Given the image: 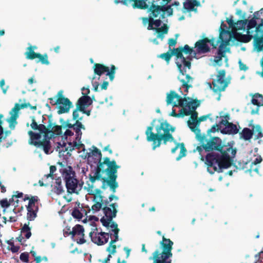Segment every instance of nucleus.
<instances>
[{
    "label": "nucleus",
    "mask_w": 263,
    "mask_h": 263,
    "mask_svg": "<svg viewBox=\"0 0 263 263\" xmlns=\"http://www.w3.org/2000/svg\"><path fill=\"white\" fill-rule=\"evenodd\" d=\"M253 135V132L251 129L248 128H244L240 133V137L245 140L251 139Z\"/></svg>",
    "instance_id": "nucleus-31"
},
{
    "label": "nucleus",
    "mask_w": 263,
    "mask_h": 263,
    "mask_svg": "<svg viewBox=\"0 0 263 263\" xmlns=\"http://www.w3.org/2000/svg\"><path fill=\"white\" fill-rule=\"evenodd\" d=\"M93 148L92 155L98 160V163L94 175H89V180L91 183H95L96 180H101V188L104 190L108 186L114 194L119 186L116 180L118 169L120 166L117 164L115 160L110 161L109 158L107 157L104 158L102 161L101 151L95 146H93Z\"/></svg>",
    "instance_id": "nucleus-2"
},
{
    "label": "nucleus",
    "mask_w": 263,
    "mask_h": 263,
    "mask_svg": "<svg viewBox=\"0 0 263 263\" xmlns=\"http://www.w3.org/2000/svg\"><path fill=\"white\" fill-rule=\"evenodd\" d=\"M255 33L254 34L252 33H247V34H242L240 33L235 32L234 34V37L235 39L237 41L243 42V43H248L250 42L252 39L254 38V41L255 42Z\"/></svg>",
    "instance_id": "nucleus-22"
},
{
    "label": "nucleus",
    "mask_w": 263,
    "mask_h": 263,
    "mask_svg": "<svg viewBox=\"0 0 263 263\" xmlns=\"http://www.w3.org/2000/svg\"><path fill=\"white\" fill-rule=\"evenodd\" d=\"M163 6V11L164 13V16H165V13H167V15L168 16H171L173 14V9L171 8V6Z\"/></svg>",
    "instance_id": "nucleus-43"
},
{
    "label": "nucleus",
    "mask_w": 263,
    "mask_h": 263,
    "mask_svg": "<svg viewBox=\"0 0 263 263\" xmlns=\"http://www.w3.org/2000/svg\"><path fill=\"white\" fill-rule=\"evenodd\" d=\"M36 46H30L27 48V51L25 53L26 57L27 59L34 60L37 58L39 60L37 63L41 62L42 64L49 65L48 55L46 53L41 54L40 53H36L34 51V49H36Z\"/></svg>",
    "instance_id": "nucleus-15"
},
{
    "label": "nucleus",
    "mask_w": 263,
    "mask_h": 263,
    "mask_svg": "<svg viewBox=\"0 0 263 263\" xmlns=\"http://www.w3.org/2000/svg\"><path fill=\"white\" fill-rule=\"evenodd\" d=\"M50 100V103L51 105L54 106L55 105H58L59 104V102H58V93L56 95L55 98H50L49 99Z\"/></svg>",
    "instance_id": "nucleus-54"
},
{
    "label": "nucleus",
    "mask_w": 263,
    "mask_h": 263,
    "mask_svg": "<svg viewBox=\"0 0 263 263\" xmlns=\"http://www.w3.org/2000/svg\"><path fill=\"white\" fill-rule=\"evenodd\" d=\"M5 82L4 79H2L0 81V86L3 90V93L5 94L7 92V88L8 87L7 86L6 88H4V86L5 85Z\"/></svg>",
    "instance_id": "nucleus-62"
},
{
    "label": "nucleus",
    "mask_w": 263,
    "mask_h": 263,
    "mask_svg": "<svg viewBox=\"0 0 263 263\" xmlns=\"http://www.w3.org/2000/svg\"><path fill=\"white\" fill-rule=\"evenodd\" d=\"M239 67L241 70L246 71L248 69L246 65L243 64L241 60L239 61Z\"/></svg>",
    "instance_id": "nucleus-60"
},
{
    "label": "nucleus",
    "mask_w": 263,
    "mask_h": 263,
    "mask_svg": "<svg viewBox=\"0 0 263 263\" xmlns=\"http://www.w3.org/2000/svg\"><path fill=\"white\" fill-rule=\"evenodd\" d=\"M210 116V115H204L201 116L198 120V127L199 128L200 122L205 121Z\"/></svg>",
    "instance_id": "nucleus-61"
},
{
    "label": "nucleus",
    "mask_w": 263,
    "mask_h": 263,
    "mask_svg": "<svg viewBox=\"0 0 263 263\" xmlns=\"http://www.w3.org/2000/svg\"><path fill=\"white\" fill-rule=\"evenodd\" d=\"M72 230L70 226H67L63 229V235L65 237L68 236L69 235L72 236Z\"/></svg>",
    "instance_id": "nucleus-50"
},
{
    "label": "nucleus",
    "mask_w": 263,
    "mask_h": 263,
    "mask_svg": "<svg viewBox=\"0 0 263 263\" xmlns=\"http://www.w3.org/2000/svg\"><path fill=\"white\" fill-rule=\"evenodd\" d=\"M91 241L98 246H102L108 241L109 237L111 235L108 233L99 232L97 227L92 229L89 234Z\"/></svg>",
    "instance_id": "nucleus-13"
},
{
    "label": "nucleus",
    "mask_w": 263,
    "mask_h": 263,
    "mask_svg": "<svg viewBox=\"0 0 263 263\" xmlns=\"http://www.w3.org/2000/svg\"><path fill=\"white\" fill-rule=\"evenodd\" d=\"M116 4L122 3L124 5H127L128 4L133 3V6L134 8H137L141 9H146L148 8V5L146 4L148 0H114Z\"/></svg>",
    "instance_id": "nucleus-20"
},
{
    "label": "nucleus",
    "mask_w": 263,
    "mask_h": 263,
    "mask_svg": "<svg viewBox=\"0 0 263 263\" xmlns=\"http://www.w3.org/2000/svg\"><path fill=\"white\" fill-rule=\"evenodd\" d=\"M173 245L174 242L171 239L163 236L162 239L160 242L162 252H160L158 250H155L153 253V256L149 257V259L157 260L163 263H172L171 260L168 259L173 256L172 250Z\"/></svg>",
    "instance_id": "nucleus-8"
},
{
    "label": "nucleus",
    "mask_w": 263,
    "mask_h": 263,
    "mask_svg": "<svg viewBox=\"0 0 263 263\" xmlns=\"http://www.w3.org/2000/svg\"><path fill=\"white\" fill-rule=\"evenodd\" d=\"M80 109H78V107H76V108L73 110L72 113V117L73 119L74 120H82L83 119V117H79V113Z\"/></svg>",
    "instance_id": "nucleus-44"
},
{
    "label": "nucleus",
    "mask_w": 263,
    "mask_h": 263,
    "mask_svg": "<svg viewBox=\"0 0 263 263\" xmlns=\"http://www.w3.org/2000/svg\"><path fill=\"white\" fill-rule=\"evenodd\" d=\"M183 108L180 110V112L178 113V114H177L176 112H175V110L174 109H173L172 111L171 112L170 115L171 116H173V117H177V118H179V117H183L184 116H183Z\"/></svg>",
    "instance_id": "nucleus-52"
},
{
    "label": "nucleus",
    "mask_w": 263,
    "mask_h": 263,
    "mask_svg": "<svg viewBox=\"0 0 263 263\" xmlns=\"http://www.w3.org/2000/svg\"><path fill=\"white\" fill-rule=\"evenodd\" d=\"M187 104V108L183 107V116L191 115L192 121L188 120L187 124L191 130L197 136V134L200 133V130L198 127V112L195 110L200 105V102L195 99L190 101Z\"/></svg>",
    "instance_id": "nucleus-9"
},
{
    "label": "nucleus",
    "mask_w": 263,
    "mask_h": 263,
    "mask_svg": "<svg viewBox=\"0 0 263 263\" xmlns=\"http://www.w3.org/2000/svg\"><path fill=\"white\" fill-rule=\"evenodd\" d=\"M61 121L62 123V126L64 128H74V124H71V123H69L68 122H65L63 119H61Z\"/></svg>",
    "instance_id": "nucleus-57"
},
{
    "label": "nucleus",
    "mask_w": 263,
    "mask_h": 263,
    "mask_svg": "<svg viewBox=\"0 0 263 263\" xmlns=\"http://www.w3.org/2000/svg\"><path fill=\"white\" fill-rule=\"evenodd\" d=\"M80 121V120H77L75 124H74V127L84 129V126L82 124V123Z\"/></svg>",
    "instance_id": "nucleus-59"
},
{
    "label": "nucleus",
    "mask_w": 263,
    "mask_h": 263,
    "mask_svg": "<svg viewBox=\"0 0 263 263\" xmlns=\"http://www.w3.org/2000/svg\"><path fill=\"white\" fill-rule=\"evenodd\" d=\"M220 129L219 124H215L212 127L209 129L207 131L208 135H210L211 133H214Z\"/></svg>",
    "instance_id": "nucleus-48"
},
{
    "label": "nucleus",
    "mask_w": 263,
    "mask_h": 263,
    "mask_svg": "<svg viewBox=\"0 0 263 263\" xmlns=\"http://www.w3.org/2000/svg\"><path fill=\"white\" fill-rule=\"evenodd\" d=\"M176 39L171 38L168 39V44L169 45L170 50H171V46H174L177 43V38L178 34H176Z\"/></svg>",
    "instance_id": "nucleus-51"
},
{
    "label": "nucleus",
    "mask_w": 263,
    "mask_h": 263,
    "mask_svg": "<svg viewBox=\"0 0 263 263\" xmlns=\"http://www.w3.org/2000/svg\"><path fill=\"white\" fill-rule=\"evenodd\" d=\"M109 203L108 200L105 199L104 206L102 208L105 216L102 217L100 219L102 225L106 228L109 227L110 223L113 218L116 217L118 212L117 209L118 206V203Z\"/></svg>",
    "instance_id": "nucleus-10"
},
{
    "label": "nucleus",
    "mask_w": 263,
    "mask_h": 263,
    "mask_svg": "<svg viewBox=\"0 0 263 263\" xmlns=\"http://www.w3.org/2000/svg\"><path fill=\"white\" fill-rule=\"evenodd\" d=\"M175 52L176 51L174 48L171 52H167L166 53H162L159 55L158 57L164 59L167 63H168L171 59V57L173 55L176 56Z\"/></svg>",
    "instance_id": "nucleus-35"
},
{
    "label": "nucleus",
    "mask_w": 263,
    "mask_h": 263,
    "mask_svg": "<svg viewBox=\"0 0 263 263\" xmlns=\"http://www.w3.org/2000/svg\"><path fill=\"white\" fill-rule=\"evenodd\" d=\"M72 237L78 236L77 242L79 245L85 243L86 241L84 239V229L82 226L80 224H76L72 229Z\"/></svg>",
    "instance_id": "nucleus-19"
},
{
    "label": "nucleus",
    "mask_w": 263,
    "mask_h": 263,
    "mask_svg": "<svg viewBox=\"0 0 263 263\" xmlns=\"http://www.w3.org/2000/svg\"><path fill=\"white\" fill-rule=\"evenodd\" d=\"M58 110L59 114L68 112L70 108L72 107V103L70 100L63 96V91L58 92Z\"/></svg>",
    "instance_id": "nucleus-16"
},
{
    "label": "nucleus",
    "mask_w": 263,
    "mask_h": 263,
    "mask_svg": "<svg viewBox=\"0 0 263 263\" xmlns=\"http://www.w3.org/2000/svg\"><path fill=\"white\" fill-rule=\"evenodd\" d=\"M175 50L177 58L176 64L180 73L184 76L185 72H186V67L189 69H190L191 67V61L192 60V57L189 55L186 58H184L182 53L184 52L185 54H189L191 55L193 54L194 57H196L197 54L195 52V50H194L188 45H185L183 47H179L175 48Z\"/></svg>",
    "instance_id": "nucleus-6"
},
{
    "label": "nucleus",
    "mask_w": 263,
    "mask_h": 263,
    "mask_svg": "<svg viewBox=\"0 0 263 263\" xmlns=\"http://www.w3.org/2000/svg\"><path fill=\"white\" fill-rule=\"evenodd\" d=\"M200 4L197 0H187L183 3V9L188 12L192 11L195 10V6H199Z\"/></svg>",
    "instance_id": "nucleus-24"
},
{
    "label": "nucleus",
    "mask_w": 263,
    "mask_h": 263,
    "mask_svg": "<svg viewBox=\"0 0 263 263\" xmlns=\"http://www.w3.org/2000/svg\"><path fill=\"white\" fill-rule=\"evenodd\" d=\"M226 21L229 26L233 29L235 25V22H234L233 20V16H231V18H227Z\"/></svg>",
    "instance_id": "nucleus-55"
},
{
    "label": "nucleus",
    "mask_w": 263,
    "mask_h": 263,
    "mask_svg": "<svg viewBox=\"0 0 263 263\" xmlns=\"http://www.w3.org/2000/svg\"><path fill=\"white\" fill-rule=\"evenodd\" d=\"M263 19L261 20V23L257 25V27L255 28V43H257L258 39L263 37Z\"/></svg>",
    "instance_id": "nucleus-30"
},
{
    "label": "nucleus",
    "mask_w": 263,
    "mask_h": 263,
    "mask_svg": "<svg viewBox=\"0 0 263 263\" xmlns=\"http://www.w3.org/2000/svg\"><path fill=\"white\" fill-rule=\"evenodd\" d=\"M39 200L37 196H31L30 199L29 201L28 205L26 206L27 209H32L35 210L36 208H38L36 202Z\"/></svg>",
    "instance_id": "nucleus-36"
},
{
    "label": "nucleus",
    "mask_w": 263,
    "mask_h": 263,
    "mask_svg": "<svg viewBox=\"0 0 263 263\" xmlns=\"http://www.w3.org/2000/svg\"><path fill=\"white\" fill-rule=\"evenodd\" d=\"M87 191L90 195L93 196V201L95 203L91 206V210L93 213L99 211L105 204V200L103 199V196L102 195V191L100 189H94V183L91 184L88 183Z\"/></svg>",
    "instance_id": "nucleus-11"
},
{
    "label": "nucleus",
    "mask_w": 263,
    "mask_h": 263,
    "mask_svg": "<svg viewBox=\"0 0 263 263\" xmlns=\"http://www.w3.org/2000/svg\"><path fill=\"white\" fill-rule=\"evenodd\" d=\"M251 102L257 106H263V96L259 93H255L252 96Z\"/></svg>",
    "instance_id": "nucleus-28"
},
{
    "label": "nucleus",
    "mask_w": 263,
    "mask_h": 263,
    "mask_svg": "<svg viewBox=\"0 0 263 263\" xmlns=\"http://www.w3.org/2000/svg\"><path fill=\"white\" fill-rule=\"evenodd\" d=\"M221 132L223 134L234 135L238 133V129L235 124L229 122V123L221 130Z\"/></svg>",
    "instance_id": "nucleus-23"
},
{
    "label": "nucleus",
    "mask_w": 263,
    "mask_h": 263,
    "mask_svg": "<svg viewBox=\"0 0 263 263\" xmlns=\"http://www.w3.org/2000/svg\"><path fill=\"white\" fill-rule=\"evenodd\" d=\"M223 41V39L222 36V34L220 33L219 36V39L218 41H215L214 38L209 39L208 42H207L208 44L209 43L213 47V48H216L218 45V44Z\"/></svg>",
    "instance_id": "nucleus-40"
},
{
    "label": "nucleus",
    "mask_w": 263,
    "mask_h": 263,
    "mask_svg": "<svg viewBox=\"0 0 263 263\" xmlns=\"http://www.w3.org/2000/svg\"><path fill=\"white\" fill-rule=\"evenodd\" d=\"M72 216L76 219H81L83 217V213L79 209L74 208L71 213Z\"/></svg>",
    "instance_id": "nucleus-41"
},
{
    "label": "nucleus",
    "mask_w": 263,
    "mask_h": 263,
    "mask_svg": "<svg viewBox=\"0 0 263 263\" xmlns=\"http://www.w3.org/2000/svg\"><path fill=\"white\" fill-rule=\"evenodd\" d=\"M60 172L65 182L67 192L70 194H78L82 188L83 182L79 183L78 180L76 178V173L72 167L68 166L61 169Z\"/></svg>",
    "instance_id": "nucleus-7"
},
{
    "label": "nucleus",
    "mask_w": 263,
    "mask_h": 263,
    "mask_svg": "<svg viewBox=\"0 0 263 263\" xmlns=\"http://www.w3.org/2000/svg\"><path fill=\"white\" fill-rule=\"evenodd\" d=\"M12 201L11 198L9 199V201H8L7 199H3L0 201V204L2 208H8Z\"/></svg>",
    "instance_id": "nucleus-47"
},
{
    "label": "nucleus",
    "mask_w": 263,
    "mask_h": 263,
    "mask_svg": "<svg viewBox=\"0 0 263 263\" xmlns=\"http://www.w3.org/2000/svg\"><path fill=\"white\" fill-rule=\"evenodd\" d=\"M229 83L230 81L226 79V71L222 69L218 71L216 78L209 83V86L214 92L220 93L225 90Z\"/></svg>",
    "instance_id": "nucleus-12"
},
{
    "label": "nucleus",
    "mask_w": 263,
    "mask_h": 263,
    "mask_svg": "<svg viewBox=\"0 0 263 263\" xmlns=\"http://www.w3.org/2000/svg\"><path fill=\"white\" fill-rule=\"evenodd\" d=\"M20 258L21 260L24 262L28 263L29 262V254L27 252H24L21 254Z\"/></svg>",
    "instance_id": "nucleus-46"
},
{
    "label": "nucleus",
    "mask_w": 263,
    "mask_h": 263,
    "mask_svg": "<svg viewBox=\"0 0 263 263\" xmlns=\"http://www.w3.org/2000/svg\"><path fill=\"white\" fill-rule=\"evenodd\" d=\"M176 99H177L178 103H176V102H174L173 105V107L185 106V107H187V105H188L187 104L189 103V102L193 100L190 97L186 98V97H184L183 98H182L179 95V97L176 98Z\"/></svg>",
    "instance_id": "nucleus-26"
},
{
    "label": "nucleus",
    "mask_w": 263,
    "mask_h": 263,
    "mask_svg": "<svg viewBox=\"0 0 263 263\" xmlns=\"http://www.w3.org/2000/svg\"><path fill=\"white\" fill-rule=\"evenodd\" d=\"M262 160V157L260 156L257 157L252 162L251 167L249 169V171L251 173L252 171L256 172L257 174L259 173V168L258 167H255L254 168H253V165H256L257 164L260 163Z\"/></svg>",
    "instance_id": "nucleus-38"
},
{
    "label": "nucleus",
    "mask_w": 263,
    "mask_h": 263,
    "mask_svg": "<svg viewBox=\"0 0 263 263\" xmlns=\"http://www.w3.org/2000/svg\"><path fill=\"white\" fill-rule=\"evenodd\" d=\"M153 126H149L147 128L145 131L146 136V140L148 142H152V148L155 150L157 147L160 146L162 141L163 143L166 144L167 142H174L176 143V146L172 148L171 152L175 153L179 147L180 148V152L176 158V160L179 161L182 157H185L186 154V149L183 143H177L172 133L174 132L175 127L172 126L167 121L160 123L159 125L156 127V133L153 132Z\"/></svg>",
    "instance_id": "nucleus-3"
},
{
    "label": "nucleus",
    "mask_w": 263,
    "mask_h": 263,
    "mask_svg": "<svg viewBox=\"0 0 263 263\" xmlns=\"http://www.w3.org/2000/svg\"><path fill=\"white\" fill-rule=\"evenodd\" d=\"M53 191L58 195H60L64 192L61 179H57L55 180V185L53 187Z\"/></svg>",
    "instance_id": "nucleus-33"
},
{
    "label": "nucleus",
    "mask_w": 263,
    "mask_h": 263,
    "mask_svg": "<svg viewBox=\"0 0 263 263\" xmlns=\"http://www.w3.org/2000/svg\"><path fill=\"white\" fill-rule=\"evenodd\" d=\"M27 108L26 103L19 104L16 103L14 107L10 112V117L7 121L9 123V127L11 129H14L16 124L17 123L16 120L18 118V111L22 108Z\"/></svg>",
    "instance_id": "nucleus-17"
},
{
    "label": "nucleus",
    "mask_w": 263,
    "mask_h": 263,
    "mask_svg": "<svg viewBox=\"0 0 263 263\" xmlns=\"http://www.w3.org/2000/svg\"><path fill=\"white\" fill-rule=\"evenodd\" d=\"M39 208H36L35 210L32 209H27V219L28 221H33L37 217V212Z\"/></svg>",
    "instance_id": "nucleus-32"
},
{
    "label": "nucleus",
    "mask_w": 263,
    "mask_h": 263,
    "mask_svg": "<svg viewBox=\"0 0 263 263\" xmlns=\"http://www.w3.org/2000/svg\"><path fill=\"white\" fill-rule=\"evenodd\" d=\"M148 11L149 14L148 17H142L141 18L142 24L144 26L147 27L148 30H155L157 33V39L163 40L164 38V34L168 32L169 27L166 23L163 24L162 22L167 23V19L164 20V13L163 11V6H159L152 3L150 6Z\"/></svg>",
    "instance_id": "nucleus-5"
},
{
    "label": "nucleus",
    "mask_w": 263,
    "mask_h": 263,
    "mask_svg": "<svg viewBox=\"0 0 263 263\" xmlns=\"http://www.w3.org/2000/svg\"><path fill=\"white\" fill-rule=\"evenodd\" d=\"M119 229H117L116 230H112V231L114 232L113 236L114 237V239H111V243H116L119 239Z\"/></svg>",
    "instance_id": "nucleus-49"
},
{
    "label": "nucleus",
    "mask_w": 263,
    "mask_h": 263,
    "mask_svg": "<svg viewBox=\"0 0 263 263\" xmlns=\"http://www.w3.org/2000/svg\"><path fill=\"white\" fill-rule=\"evenodd\" d=\"M208 42V37H204L199 40L195 44V52L197 53H205L210 51V48L207 43Z\"/></svg>",
    "instance_id": "nucleus-21"
},
{
    "label": "nucleus",
    "mask_w": 263,
    "mask_h": 263,
    "mask_svg": "<svg viewBox=\"0 0 263 263\" xmlns=\"http://www.w3.org/2000/svg\"><path fill=\"white\" fill-rule=\"evenodd\" d=\"M82 90H86L87 92L84 96L80 97L77 102L76 107H78V109H80V110H83L84 108H87L92 103L90 97L87 95L89 93V89L83 87Z\"/></svg>",
    "instance_id": "nucleus-18"
},
{
    "label": "nucleus",
    "mask_w": 263,
    "mask_h": 263,
    "mask_svg": "<svg viewBox=\"0 0 263 263\" xmlns=\"http://www.w3.org/2000/svg\"><path fill=\"white\" fill-rule=\"evenodd\" d=\"M247 33L254 34L255 28L257 27L256 21L254 19L248 20L247 24Z\"/></svg>",
    "instance_id": "nucleus-29"
},
{
    "label": "nucleus",
    "mask_w": 263,
    "mask_h": 263,
    "mask_svg": "<svg viewBox=\"0 0 263 263\" xmlns=\"http://www.w3.org/2000/svg\"><path fill=\"white\" fill-rule=\"evenodd\" d=\"M196 138L201 145L196 147V151L203 160V152H210L205 157V164L207 170L211 174L215 172H221L223 168L231 166L233 159L235 157L236 148L233 147V143L228 142L227 144L218 137H210L207 138L205 134L199 133Z\"/></svg>",
    "instance_id": "nucleus-1"
},
{
    "label": "nucleus",
    "mask_w": 263,
    "mask_h": 263,
    "mask_svg": "<svg viewBox=\"0 0 263 263\" xmlns=\"http://www.w3.org/2000/svg\"><path fill=\"white\" fill-rule=\"evenodd\" d=\"M23 193L22 192H19L18 191H16L15 192V195H13L11 198V199L12 201H13V197H16V198H21V197H23Z\"/></svg>",
    "instance_id": "nucleus-63"
},
{
    "label": "nucleus",
    "mask_w": 263,
    "mask_h": 263,
    "mask_svg": "<svg viewBox=\"0 0 263 263\" xmlns=\"http://www.w3.org/2000/svg\"><path fill=\"white\" fill-rule=\"evenodd\" d=\"M184 75H185V80L180 79L179 78V79L182 83V87L185 88V91L187 92L188 89L192 87V84H190L189 83L192 82L193 78L191 77L189 74H186V73Z\"/></svg>",
    "instance_id": "nucleus-27"
},
{
    "label": "nucleus",
    "mask_w": 263,
    "mask_h": 263,
    "mask_svg": "<svg viewBox=\"0 0 263 263\" xmlns=\"http://www.w3.org/2000/svg\"><path fill=\"white\" fill-rule=\"evenodd\" d=\"M252 130L256 139H259L263 137L262 129L260 125H256L255 126H254Z\"/></svg>",
    "instance_id": "nucleus-39"
},
{
    "label": "nucleus",
    "mask_w": 263,
    "mask_h": 263,
    "mask_svg": "<svg viewBox=\"0 0 263 263\" xmlns=\"http://www.w3.org/2000/svg\"><path fill=\"white\" fill-rule=\"evenodd\" d=\"M3 117V115L2 114H0V143L2 141V135L4 133L3 128L2 126V124L3 123V122L2 121V119Z\"/></svg>",
    "instance_id": "nucleus-56"
},
{
    "label": "nucleus",
    "mask_w": 263,
    "mask_h": 263,
    "mask_svg": "<svg viewBox=\"0 0 263 263\" xmlns=\"http://www.w3.org/2000/svg\"><path fill=\"white\" fill-rule=\"evenodd\" d=\"M222 46L223 45L222 44H221L219 47V49L218 50V51H217V55L220 57L221 58H222L223 57H224L225 55V51L222 50Z\"/></svg>",
    "instance_id": "nucleus-58"
},
{
    "label": "nucleus",
    "mask_w": 263,
    "mask_h": 263,
    "mask_svg": "<svg viewBox=\"0 0 263 263\" xmlns=\"http://www.w3.org/2000/svg\"><path fill=\"white\" fill-rule=\"evenodd\" d=\"M30 222L25 223L21 229V233L25 234V236L27 239H29L31 236V228L29 227Z\"/></svg>",
    "instance_id": "nucleus-34"
},
{
    "label": "nucleus",
    "mask_w": 263,
    "mask_h": 263,
    "mask_svg": "<svg viewBox=\"0 0 263 263\" xmlns=\"http://www.w3.org/2000/svg\"><path fill=\"white\" fill-rule=\"evenodd\" d=\"M93 70L95 74L99 76L106 72V75L108 76L110 81H112L115 78L116 67L115 65H111L110 68L103 64L95 63L93 65Z\"/></svg>",
    "instance_id": "nucleus-14"
},
{
    "label": "nucleus",
    "mask_w": 263,
    "mask_h": 263,
    "mask_svg": "<svg viewBox=\"0 0 263 263\" xmlns=\"http://www.w3.org/2000/svg\"><path fill=\"white\" fill-rule=\"evenodd\" d=\"M241 20H238L235 23V25L233 30L235 31L243 30L246 29V26L248 23V19L246 18V13L241 16Z\"/></svg>",
    "instance_id": "nucleus-25"
},
{
    "label": "nucleus",
    "mask_w": 263,
    "mask_h": 263,
    "mask_svg": "<svg viewBox=\"0 0 263 263\" xmlns=\"http://www.w3.org/2000/svg\"><path fill=\"white\" fill-rule=\"evenodd\" d=\"M229 123V122L227 120V119H222L220 122H219V125H224L225 127L227 125H228Z\"/></svg>",
    "instance_id": "nucleus-64"
},
{
    "label": "nucleus",
    "mask_w": 263,
    "mask_h": 263,
    "mask_svg": "<svg viewBox=\"0 0 263 263\" xmlns=\"http://www.w3.org/2000/svg\"><path fill=\"white\" fill-rule=\"evenodd\" d=\"M114 243H111V241H110L108 247L106 249V251L112 254H114L116 252L117 247Z\"/></svg>",
    "instance_id": "nucleus-42"
},
{
    "label": "nucleus",
    "mask_w": 263,
    "mask_h": 263,
    "mask_svg": "<svg viewBox=\"0 0 263 263\" xmlns=\"http://www.w3.org/2000/svg\"><path fill=\"white\" fill-rule=\"evenodd\" d=\"M8 243L10 246H11L10 250L12 253H16L18 251V250L20 249L19 246H15L14 245L13 242H8Z\"/></svg>",
    "instance_id": "nucleus-53"
},
{
    "label": "nucleus",
    "mask_w": 263,
    "mask_h": 263,
    "mask_svg": "<svg viewBox=\"0 0 263 263\" xmlns=\"http://www.w3.org/2000/svg\"><path fill=\"white\" fill-rule=\"evenodd\" d=\"M32 122L30 126L33 130H39L40 133H36L32 130H29L28 134L30 136L29 144L33 145L36 147L42 148L46 154H48L51 148L50 138L48 135L52 133L57 135H61L62 134V124L61 125H54L50 119L48 121L47 126L44 124H38L36 121L35 117H31Z\"/></svg>",
    "instance_id": "nucleus-4"
},
{
    "label": "nucleus",
    "mask_w": 263,
    "mask_h": 263,
    "mask_svg": "<svg viewBox=\"0 0 263 263\" xmlns=\"http://www.w3.org/2000/svg\"><path fill=\"white\" fill-rule=\"evenodd\" d=\"M57 167L54 165H51L50 166V173L47 175H45L44 177L46 178L51 177L52 179L53 178V173L56 171Z\"/></svg>",
    "instance_id": "nucleus-45"
},
{
    "label": "nucleus",
    "mask_w": 263,
    "mask_h": 263,
    "mask_svg": "<svg viewBox=\"0 0 263 263\" xmlns=\"http://www.w3.org/2000/svg\"><path fill=\"white\" fill-rule=\"evenodd\" d=\"M179 95H178L175 91H171L170 93H168L166 97V103L167 105H170L173 104V100L175 98H178Z\"/></svg>",
    "instance_id": "nucleus-37"
}]
</instances>
